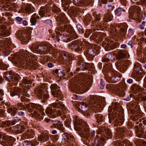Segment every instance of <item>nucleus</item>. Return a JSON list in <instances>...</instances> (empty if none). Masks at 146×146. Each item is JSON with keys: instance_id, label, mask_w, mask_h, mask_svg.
<instances>
[{"instance_id": "nucleus-54", "label": "nucleus", "mask_w": 146, "mask_h": 146, "mask_svg": "<svg viewBox=\"0 0 146 146\" xmlns=\"http://www.w3.org/2000/svg\"><path fill=\"white\" fill-rule=\"evenodd\" d=\"M88 53L91 56H94V53L93 51V50L92 49H90L88 51Z\"/></svg>"}, {"instance_id": "nucleus-6", "label": "nucleus", "mask_w": 146, "mask_h": 146, "mask_svg": "<svg viewBox=\"0 0 146 146\" xmlns=\"http://www.w3.org/2000/svg\"><path fill=\"white\" fill-rule=\"evenodd\" d=\"M106 70L104 73L107 82L115 83L119 81L121 76L119 72L113 69H110L108 71Z\"/></svg>"}, {"instance_id": "nucleus-34", "label": "nucleus", "mask_w": 146, "mask_h": 146, "mask_svg": "<svg viewBox=\"0 0 146 146\" xmlns=\"http://www.w3.org/2000/svg\"><path fill=\"white\" fill-rule=\"evenodd\" d=\"M94 19L92 21V23L94 24H95V26H97L98 24V22L100 19V17L99 15H96L94 17Z\"/></svg>"}, {"instance_id": "nucleus-62", "label": "nucleus", "mask_w": 146, "mask_h": 146, "mask_svg": "<svg viewBox=\"0 0 146 146\" xmlns=\"http://www.w3.org/2000/svg\"><path fill=\"white\" fill-rule=\"evenodd\" d=\"M102 24L101 23H100V22H98V24L97 25V26H96L97 27V29L98 30H99V29L101 27H102Z\"/></svg>"}, {"instance_id": "nucleus-9", "label": "nucleus", "mask_w": 146, "mask_h": 146, "mask_svg": "<svg viewBox=\"0 0 146 146\" xmlns=\"http://www.w3.org/2000/svg\"><path fill=\"white\" fill-rule=\"evenodd\" d=\"M4 78L7 81L11 82L15 85H17L19 80V76L17 74H14L12 72H5L4 73Z\"/></svg>"}, {"instance_id": "nucleus-39", "label": "nucleus", "mask_w": 146, "mask_h": 146, "mask_svg": "<svg viewBox=\"0 0 146 146\" xmlns=\"http://www.w3.org/2000/svg\"><path fill=\"white\" fill-rule=\"evenodd\" d=\"M52 94L54 97L58 98L60 97H62L61 92L60 90H56V91H55V92H54L53 94Z\"/></svg>"}, {"instance_id": "nucleus-44", "label": "nucleus", "mask_w": 146, "mask_h": 146, "mask_svg": "<svg viewBox=\"0 0 146 146\" xmlns=\"http://www.w3.org/2000/svg\"><path fill=\"white\" fill-rule=\"evenodd\" d=\"M1 125H0V126L3 127H6L10 125L11 124V121H8L6 122L3 121L1 122Z\"/></svg>"}, {"instance_id": "nucleus-46", "label": "nucleus", "mask_w": 146, "mask_h": 146, "mask_svg": "<svg viewBox=\"0 0 146 146\" xmlns=\"http://www.w3.org/2000/svg\"><path fill=\"white\" fill-rule=\"evenodd\" d=\"M24 146H33V143L30 141H24L23 143Z\"/></svg>"}, {"instance_id": "nucleus-13", "label": "nucleus", "mask_w": 146, "mask_h": 146, "mask_svg": "<svg viewBox=\"0 0 146 146\" xmlns=\"http://www.w3.org/2000/svg\"><path fill=\"white\" fill-rule=\"evenodd\" d=\"M63 138L62 140V142L65 143L68 142L72 143H74L75 139L74 137L72 135L67 133H64L62 135Z\"/></svg>"}, {"instance_id": "nucleus-7", "label": "nucleus", "mask_w": 146, "mask_h": 146, "mask_svg": "<svg viewBox=\"0 0 146 146\" xmlns=\"http://www.w3.org/2000/svg\"><path fill=\"white\" fill-rule=\"evenodd\" d=\"M51 48V46L46 44H38L37 42H35L33 44L31 49L33 52H36L40 54H44L49 52Z\"/></svg>"}, {"instance_id": "nucleus-50", "label": "nucleus", "mask_w": 146, "mask_h": 146, "mask_svg": "<svg viewBox=\"0 0 146 146\" xmlns=\"http://www.w3.org/2000/svg\"><path fill=\"white\" fill-rule=\"evenodd\" d=\"M59 19H60V21L62 23H64L66 22V17L64 15H62L59 16Z\"/></svg>"}, {"instance_id": "nucleus-27", "label": "nucleus", "mask_w": 146, "mask_h": 146, "mask_svg": "<svg viewBox=\"0 0 146 146\" xmlns=\"http://www.w3.org/2000/svg\"><path fill=\"white\" fill-rule=\"evenodd\" d=\"M113 18V16L111 13L108 12L104 15V20L105 22H108L111 21Z\"/></svg>"}, {"instance_id": "nucleus-8", "label": "nucleus", "mask_w": 146, "mask_h": 146, "mask_svg": "<svg viewBox=\"0 0 146 146\" xmlns=\"http://www.w3.org/2000/svg\"><path fill=\"white\" fill-rule=\"evenodd\" d=\"M141 9L138 6H135L131 9L129 11V17L130 19L136 18L138 21L140 22L142 19H144L145 16L142 13H140Z\"/></svg>"}, {"instance_id": "nucleus-42", "label": "nucleus", "mask_w": 146, "mask_h": 146, "mask_svg": "<svg viewBox=\"0 0 146 146\" xmlns=\"http://www.w3.org/2000/svg\"><path fill=\"white\" fill-rule=\"evenodd\" d=\"M61 108H59V109H58L57 110H56V114L58 116H60L62 115V113H65L64 112V111L65 110L66 108L64 106V107L62 109Z\"/></svg>"}, {"instance_id": "nucleus-63", "label": "nucleus", "mask_w": 146, "mask_h": 146, "mask_svg": "<svg viewBox=\"0 0 146 146\" xmlns=\"http://www.w3.org/2000/svg\"><path fill=\"white\" fill-rule=\"evenodd\" d=\"M58 9L56 7H53L52 8V10L54 12H56L58 11Z\"/></svg>"}, {"instance_id": "nucleus-45", "label": "nucleus", "mask_w": 146, "mask_h": 146, "mask_svg": "<svg viewBox=\"0 0 146 146\" xmlns=\"http://www.w3.org/2000/svg\"><path fill=\"white\" fill-rule=\"evenodd\" d=\"M135 131L136 136H137L139 138L142 137V135L143 133V131L139 129H138V130H136Z\"/></svg>"}, {"instance_id": "nucleus-5", "label": "nucleus", "mask_w": 146, "mask_h": 146, "mask_svg": "<svg viewBox=\"0 0 146 146\" xmlns=\"http://www.w3.org/2000/svg\"><path fill=\"white\" fill-rule=\"evenodd\" d=\"M59 29L61 31H66L69 33V35L68 36L66 34H63L62 41L64 42L70 41L77 38V35L71 25H62L60 27Z\"/></svg>"}, {"instance_id": "nucleus-57", "label": "nucleus", "mask_w": 146, "mask_h": 146, "mask_svg": "<svg viewBox=\"0 0 146 146\" xmlns=\"http://www.w3.org/2000/svg\"><path fill=\"white\" fill-rule=\"evenodd\" d=\"M110 61L109 58L104 57L102 58V61L103 62H108Z\"/></svg>"}, {"instance_id": "nucleus-19", "label": "nucleus", "mask_w": 146, "mask_h": 146, "mask_svg": "<svg viewBox=\"0 0 146 146\" xmlns=\"http://www.w3.org/2000/svg\"><path fill=\"white\" fill-rule=\"evenodd\" d=\"M70 56L68 53H63L60 55L59 56V60L62 61V62L63 64L65 63L66 65L70 64L67 61L70 60Z\"/></svg>"}, {"instance_id": "nucleus-58", "label": "nucleus", "mask_w": 146, "mask_h": 146, "mask_svg": "<svg viewBox=\"0 0 146 146\" xmlns=\"http://www.w3.org/2000/svg\"><path fill=\"white\" fill-rule=\"evenodd\" d=\"M55 73L56 74H59L62 73V70L60 69H56L55 71Z\"/></svg>"}, {"instance_id": "nucleus-48", "label": "nucleus", "mask_w": 146, "mask_h": 146, "mask_svg": "<svg viewBox=\"0 0 146 146\" xmlns=\"http://www.w3.org/2000/svg\"><path fill=\"white\" fill-rule=\"evenodd\" d=\"M20 119L19 117H15L13 118L12 122H11V123L12 125H14L16 123H18L20 121Z\"/></svg>"}, {"instance_id": "nucleus-3", "label": "nucleus", "mask_w": 146, "mask_h": 146, "mask_svg": "<svg viewBox=\"0 0 146 146\" xmlns=\"http://www.w3.org/2000/svg\"><path fill=\"white\" fill-rule=\"evenodd\" d=\"M92 79L91 76H86L83 77L82 84H76L73 86L72 90L77 93L82 94L89 89L91 85Z\"/></svg>"}, {"instance_id": "nucleus-1", "label": "nucleus", "mask_w": 146, "mask_h": 146, "mask_svg": "<svg viewBox=\"0 0 146 146\" xmlns=\"http://www.w3.org/2000/svg\"><path fill=\"white\" fill-rule=\"evenodd\" d=\"M105 104L104 101L102 99V98L97 96H90L85 104L83 102L80 105H79L77 110L79 111H82L85 116H89L90 112H92V110L96 113L95 115L97 122L99 123L103 121V115L98 112V109L100 107Z\"/></svg>"}, {"instance_id": "nucleus-32", "label": "nucleus", "mask_w": 146, "mask_h": 146, "mask_svg": "<svg viewBox=\"0 0 146 146\" xmlns=\"http://www.w3.org/2000/svg\"><path fill=\"white\" fill-rule=\"evenodd\" d=\"M17 107H15L13 108H9L7 110L8 112L9 113H11L13 116L15 115L18 111Z\"/></svg>"}, {"instance_id": "nucleus-56", "label": "nucleus", "mask_w": 146, "mask_h": 146, "mask_svg": "<svg viewBox=\"0 0 146 146\" xmlns=\"http://www.w3.org/2000/svg\"><path fill=\"white\" fill-rule=\"evenodd\" d=\"M78 44L79 45V46H80V49H79V51H80L81 50H82V46H84V44L81 41H78Z\"/></svg>"}, {"instance_id": "nucleus-37", "label": "nucleus", "mask_w": 146, "mask_h": 146, "mask_svg": "<svg viewBox=\"0 0 146 146\" xmlns=\"http://www.w3.org/2000/svg\"><path fill=\"white\" fill-rule=\"evenodd\" d=\"M115 90H116V92L117 93L120 94L121 96H123L125 94L124 93V91L125 89L124 88L123 89L121 88H117V87L115 88Z\"/></svg>"}, {"instance_id": "nucleus-28", "label": "nucleus", "mask_w": 146, "mask_h": 146, "mask_svg": "<svg viewBox=\"0 0 146 146\" xmlns=\"http://www.w3.org/2000/svg\"><path fill=\"white\" fill-rule=\"evenodd\" d=\"M131 90L133 91V92L136 94L137 92H140L142 90V88L139 85H135L132 86L131 88Z\"/></svg>"}, {"instance_id": "nucleus-40", "label": "nucleus", "mask_w": 146, "mask_h": 146, "mask_svg": "<svg viewBox=\"0 0 146 146\" xmlns=\"http://www.w3.org/2000/svg\"><path fill=\"white\" fill-rule=\"evenodd\" d=\"M125 10L121 8H119L116 10L115 11V13L116 15H117L118 16H120L121 14Z\"/></svg>"}, {"instance_id": "nucleus-52", "label": "nucleus", "mask_w": 146, "mask_h": 146, "mask_svg": "<svg viewBox=\"0 0 146 146\" xmlns=\"http://www.w3.org/2000/svg\"><path fill=\"white\" fill-rule=\"evenodd\" d=\"M28 125V123L26 122H22L21 125L22 129L23 130L24 129L27 128Z\"/></svg>"}, {"instance_id": "nucleus-18", "label": "nucleus", "mask_w": 146, "mask_h": 146, "mask_svg": "<svg viewBox=\"0 0 146 146\" xmlns=\"http://www.w3.org/2000/svg\"><path fill=\"white\" fill-rule=\"evenodd\" d=\"M56 110L53 109L51 107H48L45 110L46 114L50 118H54L56 117Z\"/></svg>"}, {"instance_id": "nucleus-31", "label": "nucleus", "mask_w": 146, "mask_h": 146, "mask_svg": "<svg viewBox=\"0 0 146 146\" xmlns=\"http://www.w3.org/2000/svg\"><path fill=\"white\" fill-rule=\"evenodd\" d=\"M33 7L31 5L27 4L25 7V10L26 13L29 14L33 12Z\"/></svg>"}, {"instance_id": "nucleus-14", "label": "nucleus", "mask_w": 146, "mask_h": 146, "mask_svg": "<svg viewBox=\"0 0 146 146\" xmlns=\"http://www.w3.org/2000/svg\"><path fill=\"white\" fill-rule=\"evenodd\" d=\"M75 121L74 125H75L82 126L84 131L86 132L89 131V126L86 122L80 119H76Z\"/></svg>"}, {"instance_id": "nucleus-24", "label": "nucleus", "mask_w": 146, "mask_h": 146, "mask_svg": "<svg viewBox=\"0 0 146 146\" xmlns=\"http://www.w3.org/2000/svg\"><path fill=\"white\" fill-rule=\"evenodd\" d=\"M49 138L48 135L47 133H45L38 136V140L39 141L43 142L48 140Z\"/></svg>"}, {"instance_id": "nucleus-35", "label": "nucleus", "mask_w": 146, "mask_h": 146, "mask_svg": "<svg viewBox=\"0 0 146 146\" xmlns=\"http://www.w3.org/2000/svg\"><path fill=\"white\" fill-rule=\"evenodd\" d=\"M55 39H56L57 41L58 42L60 40H62L63 36V34H61L58 31H56V34H55Z\"/></svg>"}, {"instance_id": "nucleus-43", "label": "nucleus", "mask_w": 146, "mask_h": 146, "mask_svg": "<svg viewBox=\"0 0 146 146\" xmlns=\"http://www.w3.org/2000/svg\"><path fill=\"white\" fill-rule=\"evenodd\" d=\"M104 135L108 139L111 138L112 137V134L111 131L109 129H107L106 130Z\"/></svg>"}, {"instance_id": "nucleus-33", "label": "nucleus", "mask_w": 146, "mask_h": 146, "mask_svg": "<svg viewBox=\"0 0 146 146\" xmlns=\"http://www.w3.org/2000/svg\"><path fill=\"white\" fill-rule=\"evenodd\" d=\"M13 130L16 131L18 133H22L23 131V130L22 129L21 126L20 125H17L13 127Z\"/></svg>"}, {"instance_id": "nucleus-20", "label": "nucleus", "mask_w": 146, "mask_h": 146, "mask_svg": "<svg viewBox=\"0 0 146 146\" xmlns=\"http://www.w3.org/2000/svg\"><path fill=\"white\" fill-rule=\"evenodd\" d=\"M116 146H130L129 142L126 140L116 141Z\"/></svg>"}, {"instance_id": "nucleus-64", "label": "nucleus", "mask_w": 146, "mask_h": 146, "mask_svg": "<svg viewBox=\"0 0 146 146\" xmlns=\"http://www.w3.org/2000/svg\"><path fill=\"white\" fill-rule=\"evenodd\" d=\"M4 53L5 56H7L9 54L10 51L9 50L5 51L4 52Z\"/></svg>"}, {"instance_id": "nucleus-49", "label": "nucleus", "mask_w": 146, "mask_h": 146, "mask_svg": "<svg viewBox=\"0 0 146 146\" xmlns=\"http://www.w3.org/2000/svg\"><path fill=\"white\" fill-rule=\"evenodd\" d=\"M101 141H100L99 139H96L94 142V146H100L101 144Z\"/></svg>"}, {"instance_id": "nucleus-21", "label": "nucleus", "mask_w": 146, "mask_h": 146, "mask_svg": "<svg viewBox=\"0 0 146 146\" xmlns=\"http://www.w3.org/2000/svg\"><path fill=\"white\" fill-rule=\"evenodd\" d=\"M78 43V40H76L71 43L69 45L70 48L72 49H75V50L78 52L79 51V49H80V48Z\"/></svg>"}, {"instance_id": "nucleus-23", "label": "nucleus", "mask_w": 146, "mask_h": 146, "mask_svg": "<svg viewBox=\"0 0 146 146\" xmlns=\"http://www.w3.org/2000/svg\"><path fill=\"white\" fill-rule=\"evenodd\" d=\"M127 29L123 27L120 28L119 30V31L117 32L116 31H115L116 34L119 35L120 37H124L126 35Z\"/></svg>"}, {"instance_id": "nucleus-26", "label": "nucleus", "mask_w": 146, "mask_h": 146, "mask_svg": "<svg viewBox=\"0 0 146 146\" xmlns=\"http://www.w3.org/2000/svg\"><path fill=\"white\" fill-rule=\"evenodd\" d=\"M51 108L53 107L54 108H57L59 109L60 107L61 108H63L64 107V105L63 104V102H60L58 103H54L51 105Z\"/></svg>"}, {"instance_id": "nucleus-12", "label": "nucleus", "mask_w": 146, "mask_h": 146, "mask_svg": "<svg viewBox=\"0 0 146 146\" xmlns=\"http://www.w3.org/2000/svg\"><path fill=\"white\" fill-rule=\"evenodd\" d=\"M121 108V105L117 103L116 102H115L114 104V105L113 107V110L116 111H119V110ZM117 111H115V113H114V111H113L112 113H109L108 114L109 118V121L111 123V121H113L115 119V118H116V115L115 113H117Z\"/></svg>"}, {"instance_id": "nucleus-29", "label": "nucleus", "mask_w": 146, "mask_h": 146, "mask_svg": "<svg viewBox=\"0 0 146 146\" xmlns=\"http://www.w3.org/2000/svg\"><path fill=\"white\" fill-rule=\"evenodd\" d=\"M33 61L31 59H27L25 61H22V62L21 63L22 65H23V66H27L28 67V68H30L31 65Z\"/></svg>"}, {"instance_id": "nucleus-17", "label": "nucleus", "mask_w": 146, "mask_h": 146, "mask_svg": "<svg viewBox=\"0 0 146 146\" xmlns=\"http://www.w3.org/2000/svg\"><path fill=\"white\" fill-rule=\"evenodd\" d=\"M20 57L19 59V62H21V60H23V61H25L26 59H30V57L31 56V54L27 50H23L21 52V55H20Z\"/></svg>"}, {"instance_id": "nucleus-55", "label": "nucleus", "mask_w": 146, "mask_h": 146, "mask_svg": "<svg viewBox=\"0 0 146 146\" xmlns=\"http://www.w3.org/2000/svg\"><path fill=\"white\" fill-rule=\"evenodd\" d=\"M140 66V64L139 63H137L136 64H135L134 65V67L133 68V69L134 71L135 70V71L137 70V69H135L136 68H138Z\"/></svg>"}, {"instance_id": "nucleus-53", "label": "nucleus", "mask_w": 146, "mask_h": 146, "mask_svg": "<svg viewBox=\"0 0 146 146\" xmlns=\"http://www.w3.org/2000/svg\"><path fill=\"white\" fill-rule=\"evenodd\" d=\"M2 137L3 140L7 141L9 140V138L10 137L5 135H3L2 136Z\"/></svg>"}, {"instance_id": "nucleus-30", "label": "nucleus", "mask_w": 146, "mask_h": 146, "mask_svg": "<svg viewBox=\"0 0 146 146\" xmlns=\"http://www.w3.org/2000/svg\"><path fill=\"white\" fill-rule=\"evenodd\" d=\"M126 54L123 52H120L118 53L116 56V58L119 60L124 59L126 57Z\"/></svg>"}, {"instance_id": "nucleus-25", "label": "nucleus", "mask_w": 146, "mask_h": 146, "mask_svg": "<svg viewBox=\"0 0 146 146\" xmlns=\"http://www.w3.org/2000/svg\"><path fill=\"white\" fill-rule=\"evenodd\" d=\"M53 126L60 130L63 129V125L60 121H55L53 122Z\"/></svg>"}, {"instance_id": "nucleus-38", "label": "nucleus", "mask_w": 146, "mask_h": 146, "mask_svg": "<svg viewBox=\"0 0 146 146\" xmlns=\"http://www.w3.org/2000/svg\"><path fill=\"white\" fill-rule=\"evenodd\" d=\"M50 88L51 89V91L52 94H53L54 92L56 91L57 90H59V87L56 84H52L51 85Z\"/></svg>"}, {"instance_id": "nucleus-2", "label": "nucleus", "mask_w": 146, "mask_h": 146, "mask_svg": "<svg viewBox=\"0 0 146 146\" xmlns=\"http://www.w3.org/2000/svg\"><path fill=\"white\" fill-rule=\"evenodd\" d=\"M32 82V80L29 78H25L23 80V89H21L17 87H11L10 94L12 96L17 95L20 96L22 102H23L25 99V96H27V90L29 89V86L26 85L31 84Z\"/></svg>"}, {"instance_id": "nucleus-59", "label": "nucleus", "mask_w": 146, "mask_h": 146, "mask_svg": "<svg viewBox=\"0 0 146 146\" xmlns=\"http://www.w3.org/2000/svg\"><path fill=\"white\" fill-rule=\"evenodd\" d=\"M17 109L19 110H21V107L23 106V104L22 103L18 104H17Z\"/></svg>"}, {"instance_id": "nucleus-36", "label": "nucleus", "mask_w": 146, "mask_h": 146, "mask_svg": "<svg viewBox=\"0 0 146 146\" xmlns=\"http://www.w3.org/2000/svg\"><path fill=\"white\" fill-rule=\"evenodd\" d=\"M78 65L80 66L82 69H86L88 67L89 64L88 63H84L83 62H80V60L78 62Z\"/></svg>"}, {"instance_id": "nucleus-22", "label": "nucleus", "mask_w": 146, "mask_h": 146, "mask_svg": "<svg viewBox=\"0 0 146 146\" xmlns=\"http://www.w3.org/2000/svg\"><path fill=\"white\" fill-rule=\"evenodd\" d=\"M116 66L117 68L120 72L124 71L127 68L126 65L123 62L116 63Z\"/></svg>"}, {"instance_id": "nucleus-60", "label": "nucleus", "mask_w": 146, "mask_h": 146, "mask_svg": "<svg viewBox=\"0 0 146 146\" xmlns=\"http://www.w3.org/2000/svg\"><path fill=\"white\" fill-rule=\"evenodd\" d=\"M3 94L2 90L0 89V101L3 100V98L1 97L3 95Z\"/></svg>"}, {"instance_id": "nucleus-10", "label": "nucleus", "mask_w": 146, "mask_h": 146, "mask_svg": "<svg viewBox=\"0 0 146 146\" xmlns=\"http://www.w3.org/2000/svg\"><path fill=\"white\" fill-rule=\"evenodd\" d=\"M124 121V118L123 117L116 118L114 120L115 124L114 127H117V128H115L116 131L117 132V134L121 135L122 133L125 132V130L124 129H122L120 127H118V126L122 125Z\"/></svg>"}, {"instance_id": "nucleus-47", "label": "nucleus", "mask_w": 146, "mask_h": 146, "mask_svg": "<svg viewBox=\"0 0 146 146\" xmlns=\"http://www.w3.org/2000/svg\"><path fill=\"white\" fill-rule=\"evenodd\" d=\"M32 132L30 130H27V132L25 133V134L23 135L22 137H25V138L27 139L28 138V137L31 136V134Z\"/></svg>"}, {"instance_id": "nucleus-51", "label": "nucleus", "mask_w": 146, "mask_h": 146, "mask_svg": "<svg viewBox=\"0 0 146 146\" xmlns=\"http://www.w3.org/2000/svg\"><path fill=\"white\" fill-rule=\"evenodd\" d=\"M30 21L32 25H35L36 22V20L35 17H34V16H32Z\"/></svg>"}, {"instance_id": "nucleus-15", "label": "nucleus", "mask_w": 146, "mask_h": 146, "mask_svg": "<svg viewBox=\"0 0 146 146\" xmlns=\"http://www.w3.org/2000/svg\"><path fill=\"white\" fill-rule=\"evenodd\" d=\"M44 89L42 86L40 87L37 88L38 93L37 96L41 99H44L43 100L45 102L46 100L48 98V96L47 93L44 92Z\"/></svg>"}, {"instance_id": "nucleus-11", "label": "nucleus", "mask_w": 146, "mask_h": 146, "mask_svg": "<svg viewBox=\"0 0 146 146\" xmlns=\"http://www.w3.org/2000/svg\"><path fill=\"white\" fill-rule=\"evenodd\" d=\"M21 33V31H19L17 33V36L18 37H20V40L23 44L28 42L31 38V33L28 32L27 33H24L22 35H20Z\"/></svg>"}, {"instance_id": "nucleus-41", "label": "nucleus", "mask_w": 146, "mask_h": 146, "mask_svg": "<svg viewBox=\"0 0 146 146\" xmlns=\"http://www.w3.org/2000/svg\"><path fill=\"white\" fill-rule=\"evenodd\" d=\"M47 12V10L46 9L41 7L40 8V10L39 12V14L41 17H43Z\"/></svg>"}, {"instance_id": "nucleus-4", "label": "nucleus", "mask_w": 146, "mask_h": 146, "mask_svg": "<svg viewBox=\"0 0 146 146\" xmlns=\"http://www.w3.org/2000/svg\"><path fill=\"white\" fill-rule=\"evenodd\" d=\"M26 108L33 116L37 119L42 120L45 114L40 105L34 104H28Z\"/></svg>"}, {"instance_id": "nucleus-16", "label": "nucleus", "mask_w": 146, "mask_h": 146, "mask_svg": "<svg viewBox=\"0 0 146 146\" xmlns=\"http://www.w3.org/2000/svg\"><path fill=\"white\" fill-rule=\"evenodd\" d=\"M76 131H82L80 133V135L82 137L85 138L86 141L87 140L88 137L90 136L88 131L86 132L84 131L82 126L76 125L75 127Z\"/></svg>"}, {"instance_id": "nucleus-61", "label": "nucleus", "mask_w": 146, "mask_h": 146, "mask_svg": "<svg viewBox=\"0 0 146 146\" xmlns=\"http://www.w3.org/2000/svg\"><path fill=\"white\" fill-rule=\"evenodd\" d=\"M7 31H3L1 32V34L4 37L7 36L9 35V34L7 33Z\"/></svg>"}]
</instances>
